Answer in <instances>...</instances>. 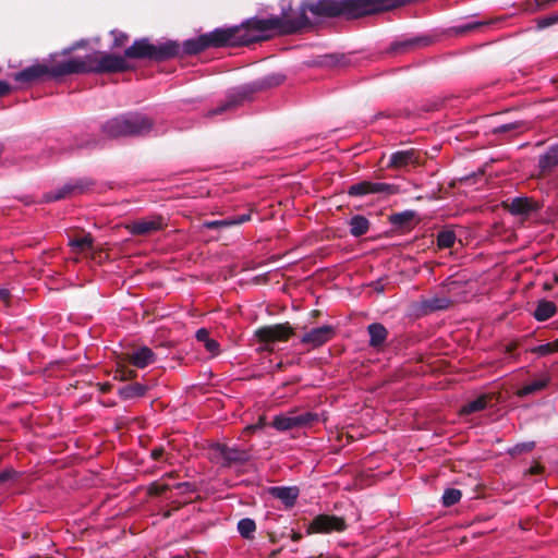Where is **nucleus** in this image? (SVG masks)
Returning <instances> with one entry per match:
<instances>
[{
    "instance_id": "27",
    "label": "nucleus",
    "mask_w": 558,
    "mask_h": 558,
    "mask_svg": "<svg viewBox=\"0 0 558 558\" xmlns=\"http://www.w3.org/2000/svg\"><path fill=\"white\" fill-rule=\"evenodd\" d=\"M350 233L353 236H362L367 233L369 229V221L362 215H355L349 220Z\"/></svg>"
},
{
    "instance_id": "24",
    "label": "nucleus",
    "mask_w": 558,
    "mask_h": 558,
    "mask_svg": "<svg viewBox=\"0 0 558 558\" xmlns=\"http://www.w3.org/2000/svg\"><path fill=\"white\" fill-rule=\"evenodd\" d=\"M293 423L295 428H307L319 422L318 413L304 411H292Z\"/></svg>"
},
{
    "instance_id": "25",
    "label": "nucleus",
    "mask_w": 558,
    "mask_h": 558,
    "mask_svg": "<svg viewBox=\"0 0 558 558\" xmlns=\"http://www.w3.org/2000/svg\"><path fill=\"white\" fill-rule=\"evenodd\" d=\"M367 331L369 335V345L373 348L381 347L388 336L387 329L379 323L371 324L367 327Z\"/></svg>"
},
{
    "instance_id": "48",
    "label": "nucleus",
    "mask_w": 558,
    "mask_h": 558,
    "mask_svg": "<svg viewBox=\"0 0 558 558\" xmlns=\"http://www.w3.org/2000/svg\"><path fill=\"white\" fill-rule=\"evenodd\" d=\"M511 129H512L511 124H505V125L499 126L497 131L507 132V131H510Z\"/></svg>"
},
{
    "instance_id": "29",
    "label": "nucleus",
    "mask_w": 558,
    "mask_h": 558,
    "mask_svg": "<svg viewBox=\"0 0 558 558\" xmlns=\"http://www.w3.org/2000/svg\"><path fill=\"white\" fill-rule=\"evenodd\" d=\"M250 219H251V214H243V215H240V216H236L233 218H226L222 220L210 221V222H207L206 226L209 229H217V228H221V227H231V226H235V225H241V223L248 221Z\"/></svg>"
},
{
    "instance_id": "17",
    "label": "nucleus",
    "mask_w": 558,
    "mask_h": 558,
    "mask_svg": "<svg viewBox=\"0 0 558 558\" xmlns=\"http://www.w3.org/2000/svg\"><path fill=\"white\" fill-rule=\"evenodd\" d=\"M550 375L547 374V373H542L539 374L535 379H533L532 381L525 384L524 386H522L517 395L519 397H525V396H529V395H533V393H536V392H539L542 390H544L545 388H547V386L549 385L550 383Z\"/></svg>"
},
{
    "instance_id": "15",
    "label": "nucleus",
    "mask_w": 558,
    "mask_h": 558,
    "mask_svg": "<svg viewBox=\"0 0 558 558\" xmlns=\"http://www.w3.org/2000/svg\"><path fill=\"white\" fill-rule=\"evenodd\" d=\"M125 360L136 368H145L156 362V354L148 347H140L126 353Z\"/></svg>"
},
{
    "instance_id": "30",
    "label": "nucleus",
    "mask_w": 558,
    "mask_h": 558,
    "mask_svg": "<svg viewBox=\"0 0 558 558\" xmlns=\"http://www.w3.org/2000/svg\"><path fill=\"white\" fill-rule=\"evenodd\" d=\"M543 170H549L558 166V145L550 147L538 161Z\"/></svg>"
},
{
    "instance_id": "21",
    "label": "nucleus",
    "mask_w": 558,
    "mask_h": 558,
    "mask_svg": "<svg viewBox=\"0 0 558 558\" xmlns=\"http://www.w3.org/2000/svg\"><path fill=\"white\" fill-rule=\"evenodd\" d=\"M248 92L245 89L239 90L230 96H228L225 104L218 106L214 110L208 112V116H216L221 114L228 110L236 108L239 105H241L247 97Z\"/></svg>"
},
{
    "instance_id": "43",
    "label": "nucleus",
    "mask_w": 558,
    "mask_h": 558,
    "mask_svg": "<svg viewBox=\"0 0 558 558\" xmlns=\"http://www.w3.org/2000/svg\"><path fill=\"white\" fill-rule=\"evenodd\" d=\"M172 487L180 490L183 494L194 493L196 490L195 485L191 482L177 483Z\"/></svg>"
},
{
    "instance_id": "50",
    "label": "nucleus",
    "mask_w": 558,
    "mask_h": 558,
    "mask_svg": "<svg viewBox=\"0 0 558 558\" xmlns=\"http://www.w3.org/2000/svg\"><path fill=\"white\" fill-rule=\"evenodd\" d=\"M8 295H9V292L7 290L0 291L1 299L5 300L8 298Z\"/></svg>"
},
{
    "instance_id": "4",
    "label": "nucleus",
    "mask_w": 558,
    "mask_h": 558,
    "mask_svg": "<svg viewBox=\"0 0 558 558\" xmlns=\"http://www.w3.org/2000/svg\"><path fill=\"white\" fill-rule=\"evenodd\" d=\"M180 54V46L175 41H166L158 45L151 44L147 38L134 40L124 50L125 59L166 61Z\"/></svg>"
},
{
    "instance_id": "20",
    "label": "nucleus",
    "mask_w": 558,
    "mask_h": 558,
    "mask_svg": "<svg viewBox=\"0 0 558 558\" xmlns=\"http://www.w3.org/2000/svg\"><path fill=\"white\" fill-rule=\"evenodd\" d=\"M430 43H432V39L429 37L417 36L414 38L393 43L391 46V50H393L395 52H405V51H410V50H413L418 47H426V46L430 45Z\"/></svg>"
},
{
    "instance_id": "1",
    "label": "nucleus",
    "mask_w": 558,
    "mask_h": 558,
    "mask_svg": "<svg viewBox=\"0 0 558 558\" xmlns=\"http://www.w3.org/2000/svg\"><path fill=\"white\" fill-rule=\"evenodd\" d=\"M305 24L306 17L304 13L295 21L281 17L253 20L242 26L216 28L210 33L204 34V39L207 43V48L246 46L270 38L272 32L294 34Z\"/></svg>"
},
{
    "instance_id": "11",
    "label": "nucleus",
    "mask_w": 558,
    "mask_h": 558,
    "mask_svg": "<svg viewBox=\"0 0 558 558\" xmlns=\"http://www.w3.org/2000/svg\"><path fill=\"white\" fill-rule=\"evenodd\" d=\"M94 183L88 179H77L65 183L62 187L56 190L47 196V201H59L74 195H80L90 190Z\"/></svg>"
},
{
    "instance_id": "45",
    "label": "nucleus",
    "mask_w": 558,
    "mask_h": 558,
    "mask_svg": "<svg viewBox=\"0 0 558 558\" xmlns=\"http://www.w3.org/2000/svg\"><path fill=\"white\" fill-rule=\"evenodd\" d=\"M117 373L120 374V378L125 380V379H133L137 376V373L133 369H128L125 367H122V368H118L117 369Z\"/></svg>"
},
{
    "instance_id": "49",
    "label": "nucleus",
    "mask_w": 558,
    "mask_h": 558,
    "mask_svg": "<svg viewBox=\"0 0 558 558\" xmlns=\"http://www.w3.org/2000/svg\"><path fill=\"white\" fill-rule=\"evenodd\" d=\"M534 444H523L521 450H531L533 448Z\"/></svg>"
},
{
    "instance_id": "47",
    "label": "nucleus",
    "mask_w": 558,
    "mask_h": 558,
    "mask_svg": "<svg viewBox=\"0 0 558 558\" xmlns=\"http://www.w3.org/2000/svg\"><path fill=\"white\" fill-rule=\"evenodd\" d=\"M165 453V450L162 448H155L151 450V458L154 460H159Z\"/></svg>"
},
{
    "instance_id": "32",
    "label": "nucleus",
    "mask_w": 558,
    "mask_h": 558,
    "mask_svg": "<svg viewBox=\"0 0 558 558\" xmlns=\"http://www.w3.org/2000/svg\"><path fill=\"white\" fill-rule=\"evenodd\" d=\"M256 531V523L253 519L244 518L238 522V532L245 539H253Z\"/></svg>"
},
{
    "instance_id": "14",
    "label": "nucleus",
    "mask_w": 558,
    "mask_h": 558,
    "mask_svg": "<svg viewBox=\"0 0 558 558\" xmlns=\"http://www.w3.org/2000/svg\"><path fill=\"white\" fill-rule=\"evenodd\" d=\"M335 333L336 331L332 326L324 325L305 332L301 338V342L315 349L331 340Z\"/></svg>"
},
{
    "instance_id": "54",
    "label": "nucleus",
    "mask_w": 558,
    "mask_h": 558,
    "mask_svg": "<svg viewBox=\"0 0 558 558\" xmlns=\"http://www.w3.org/2000/svg\"><path fill=\"white\" fill-rule=\"evenodd\" d=\"M554 281H555L556 283H558V274H556V275H555V277H554Z\"/></svg>"
},
{
    "instance_id": "3",
    "label": "nucleus",
    "mask_w": 558,
    "mask_h": 558,
    "mask_svg": "<svg viewBox=\"0 0 558 558\" xmlns=\"http://www.w3.org/2000/svg\"><path fill=\"white\" fill-rule=\"evenodd\" d=\"M154 123L149 117L140 112L112 118L101 126L102 134L108 138L126 136H146L153 131Z\"/></svg>"
},
{
    "instance_id": "42",
    "label": "nucleus",
    "mask_w": 558,
    "mask_h": 558,
    "mask_svg": "<svg viewBox=\"0 0 558 558\" xmlns=\"http://www.w3.org/2000/svg\"><path fill=\"white\" fill-rule=\"evenodd\" d=\"M19 473L13 469H5L0 473V485L16 480Z\"/></svg>"
},
{
    "instance_id": "36",
    "label": "nucleus",
    "mask_w": 558,
    "mask_h": 558,
    "mask_svg": "<svg viewBox=\"0 0 558 558\" xmlns=\"http://www.w3.org/2000/svg\"><path fill=\"white\" fill-rule=\"evenodd\" d=\"M451 300L447 296H436L425 301V307L429 311L447 310L451 305Z\"/></svg>"
},
{
    "instance_id": "46",
    "label": "nucleus",
    "mask_w": 558,
    "mask_h": 558,
    "mask_svg": "<svg viewBox=\"0 0 558 558\" xmlns=\"http://www.w3.org/2000/svg\"><path fill=\"white\" fill-rule=\"evenodd\" d=\"M11 92V86L4 81H0V97L8 95Z\"/></svg>"
},
{
    "instance_id": "5",
    "label": "nucleus",
    "mask_w": 558,
    "mask_h": 558,
    "mask_svg": "<svg viewBox=\"0 0 558 558\" xmlns=\"http://www.w3.org/2000/svg\"><path fill=\"white\" fill-rule=\"evenodd\" d=\"M69 58L63 60H51L47 63H35L13 74V80L21 85H29L41 81L45 77L59 78L71 75L66 66Z\"/></svg>"
},
{
    "instance_id": "6",
    "label": "nucleus",
    "mask_w": 558,
    "mask_h": 558,
    "mask_svg": "<svg viewBox=\"0 0 558 558\" xmlns=\"http://www.w3.org/2000/svg\"><path fill=\"white\" fill-rule=\"evenodd\" d=\"M408 3H411V0H341L344 16L348 19H359Z\"/></svg>"
},
{
    "instance_id": "7",
    "label": "nucleus",
    "mask_w": 558,
    "mask_h": 558,
    "mask_svg": "<svg viewBox=\"0 0 558 558\" xmlns=\"http://www.w3.org/2000/svg\"><path fill=\"white\" fill-rule=\"evenodd\" d=\"M307 10L317 16H327V17L344 16L341 0L340 1L339 0H319L316 3H312L307 7H302L300 10V13L294 19H291L287 15H283L280 17L286 19V20L295 21V20L300 19L302 13H304V15H306ZM305 17H307V16H305ZM308 24H310V21H308V19H306V24L304 26H302L299 29V32L301 29H303L304 27H306ZM295 33H298V31Z\"/></svg>"
},
{
    "instance_id": "18",
    "label": "nucleus",
    "mask_w": 558,
    "mask_h": 558,
    "mask_svg": "<svg viewBox=\"0 0 558 558\" xmlns=\"http://www.w3.org/2000/svg\"><path fill=\"white\" fill-rule=\"evenodd\" d=\"M507 207L512 215H527L537 209V204L530 197H515Z\"/></svg>"
},
{
    "instance_id": "16",
    "label": "nucleus",
    "mask_w": 558,
    "mask_h": 558,
    "mask_svg": "<svg viewBox=\"0 0 558 558\" xmlns=\"http://www.w3.org/2000/svg\"><path fill=\"white\" fill-rule=\"evenodd\" d=\"M417 162L418 153L416 149L398 150L390 155L388 168L402 169Z\"/></svg>"
},
{
    "instance_id": "22",
    "label": "nucleus",
    "mask_w": 558,
    "mask_h": 558,
    "mask_svg": "<svg viewBox=\"0 0 558 558\" xmlns=\"http://www.w3.org/2000/svg\"><path fill=\"white\" fill-rule=\"evenodd\" d=\"M557 313V306L553 301L539 300L533 312V317L537 322H546Z\"/></svg>"
},
{
    "instance_id": "31",
    "label": "nucleus",
    "mask_w": 558,
    "mask_h": 558,
    "mask_svg": "<svg viewBox=\"0 0 558 558\" xmlns=\"http://www.w3.org/2000/svg\"><path fill=\"white\" fill-rule=\"evenodd\" d=\"M527 352L535 354L538 357H544V356H548L554 353H557L558 352V339H556L551 342H548V343L532 347V348L527 349Z\"/></svg>"
},
{
    "instance_id": "19",
    "label": "nucleus",
    "mask_w": 558,
    "mask_h": 558,
    "mask_svg": "<svg viewBox=\"0 0 558 558\" xmlns=\"http://www.w3.org/2000/svg\"><path fill=\"white\" fill-rule=\"evenodd\" d=\"M270 493L275 498L279 499L287 508L293 507L299 497V488L295 486L272 487L270 489Z\"/></svg>"
},
{
    "instance_id": "55",
    "label": "nucleus",
    "mask_w": 558,
    "mask_h": 558,
    "mask_svg": "<svg viewBox=\"0 0 558 558\" xmlns=\"http://www.w3.org/2000/svg\"><path fill=\"white\" fill-rule=\"evenodd\" d=\"M171 558H184V557H183V556H181V555H177V556H173V557H171Z\"/></svg>"
},
{
    "instance_id": "28",
    "label": "nucleus",
    "mask_w": 558,
    "mask_h": 558,
    "mask_svg": "<svg viewBox=\"0 0 558 558\" xmlns=\"http://www.w3.org/2000/svg\"><path fill=\"white\" fill-rule=\"evenodd\" d=\"M205 49H207V43L204 39V35H201L195 39L185 40L182 46V51L185 54H197L204 51Z\"/></svg>"
},
{
    "instance_id": "10",
    "label": "nucleus",
    "mask_w": 558,
    "mask_h": 558,
    "mask_svg": "<svg viewBox=\"0 0 558 558\" xmlns=\"http://www.w3.org/2000/svg\"><path fill=\"white\" fill-rule=\"evenodd\" d=\"M347 527L342 518L333 514H318L311 522L307 533L342 532Z\"/></svg>"
},
{
    "instance_id": "34",
    "label": "nucleus",
    "mask_w": 558,
    "mask_h": 558,
    "mask_svg": "<svg viewBox=\"0 0 558 558\" xmlns=\"http://www.w3.org/2000/svg\"><path fill=\"white\" fill-rule=\"evenodd\" d=\"M457 240L456 233L451 229H444L437 234V246L439 248H450Z\"/></svg>"
},
{
    "instance_id": "2",
    "label": "nucleus",
    "mask_w": 558,
    "mask_h": 558,
    "mask_svg": "<svg viewBox=\"0 0 558 558\" xmlns=\"http://www.w3.org/2000/svg\"><path fill=\"white\" fill-rule=\"evenodd\" d=\"M132 69L133 66L125 59V56L101 51H93L84 57L69 58V64L66 66L70 74L122 73Z\"/></svg>"
},
{
    "instance_id": "12",
    "label": "nucleus",
    "mask_w": 558,
    "mask_h": 558,
    "mask_svg": "<svg viewBox=\"0 0 558 558\" xmlns=\"http://www.w3.org/2000/svg\"><path fill=\"white\" fill-rule=\"evenodd\" d=\"M293 333V329L288 324H278L263 327L256 330V337L265 343L277 341H287Z\"/></svg>"
},
{
    "instance_id": "51",
    "label": "nucleus",
    "mask_w": 558,
    "mask_h": 558,
    "mask_svg": "<svg viewBox=\"0 0 558 558\" xmlns=\"http://www.w3.org/2000/svg\"><path fill=\"white\" fill-rule=\"evenodd\" d=\"M256 428H258V426H257V425H250V426H247L245 429L251 432V430H254V429H256Z\"/></svg>"
},
{
    "instance_id": "26",
    "label": "nucleus",
    "mask_w": 558,
    "mask_h": 558,
    "mask_svg": "<svg viewBox=\"0 0 558 558\" xmlns=\"http://www.w3.org/2000/svg\"><path fill=\"white\" fill-rule=\"evenodd\" d=\"M195 338L204 344L206 351L211 356H217L220 353L219 342L209 337V331L206 328H199L195 333Z\"/></svg>"
},
{
    "instance_id": "53",
    "label": "nucleus",
    "mask_w": 558,
    "mask_h": 558,
    "mask_svg": "<svg viewBox=\"0 0 558 558\" xmlns=\"http://www.w3.org/2000/svg\"><path fill=\"white\" fill-rule=\"evenodd\" d=\"M553 21H554V20H546V21H545V23L543 24V26H547V25L551 24V23H553Z\"/></svg>"
},
{
    "instance_id": "52",
    "label": "nucleus",
    "mask_w": 558,
    "mask_h": 558,
    "mask_svg": "<svg viewBox=\"0 0 558 558\" xmlns=\"http://www.w3.org/2000/svg\"><path fill=\"white\" fill-rule=\"evenodd\" d=\"M539 472V466L531 468V473L536 474Z\"/></svg>"
},
{
    "instance_id": "40",
    "label": "nucleus",
    "mask_w": 558,
    "mask_h": 558,
    "mask_svg": "<svg viewBox=\"0 0 558 558\" xmlns=\"http://www.w3.org/2000/svg\"><path fill=\"white\" fill-rule=\"evenodd\" d=\"M100 146V141H96V140H92V138H86V140H81L78 143H76L75 147H71L69 148V150H73V149H92V148H96V147H99Z\"/></svg>"
},
{
    "instance_id": "9",
    "label": "nucleus",
    "mask_w": 558,
    "mask_h": 558,
    "mask_svg": "<svg viewBox=\"0 0 558 558\" xmlns=\"http://www.w3.org/2000/svg\"><path fill=\"white\" fill-rule=\"evenodd\" d=\"M396 193L397 187L395 185L384 182L361 181L350 185L348 189V194L354 197L365 196L368 194L392 195Z\"/></svg>"
},
{
    "instance_id": "33",
    "label": "nucleus",
    "mask_w": 558,
    "mask_h": 558,
    "mask_svg": "<svg viewBox=\"0 0 558 558\" xmlns=\"http://www.w3.org/2000/svg\"><path fill=\"white\" fill-rule=\"evenodd\" d=\"M272 426L277 430L294 429L295 427H294V423H293L292 411H290L286 414L276 415L272 421Z\"/></svg>"
},
{
    "instance_id": "38",
    "label": "nucleus",
    "mask_w": 558,
    "mask_h": 558,
    "mask_svg": "<svg viewBox=\"0 0 558 558\" xmlns=\"http://www.w3.org/2000/svg\"><path fill=\"white\" fill-rule=\"evenodd\" d=\"M462 494L457 488H447L442 495V505L450 507L460 501Z\"/></svg>"
},
{
    "instance_id": "23",
    "label": "nucleus",
    "mask_w": 558,
    "mask_h": 558,
    "mask_svg": "<svg viewBox=\"0 0 558 558\" xmlns=\"http://www.w3.org/2000/svg\"><path fill=\"white\" fill-rule=\"evenodd\" d=\"M146 392L147 386L140 383L124 385L118 389V395L122 400L141 398L144 397Z\"/></svg>"
},
{
    "instance_id": "13",
    "label": "nucleus",
    "mask_w": 558,
    "mask_h": 558,
    "mask_svg": "<svg viewBox=\"0 0 558 558\" xmlns=\"http://www.w3.org/2000/svg\"><path fill=\"white\" fill-rule=\"evenodd\" d=\"M214 451L216 452L218 462L226 466L232 463L245 462L248 459L247 451L222 444L215 445Z\"/></svg>"
},
{
    "instance_id": "39",
    "label": "nucleus",
    "mask_w": 558,
    "mask_h": 558,
    "mask_svg": "<svg viewBox=\"0 0 558 558\" xmlns=\"http://www.w3.org/2000/svg\"><path fill=\"white\" fill-rule=\"evenodd\" d=\"M414 217L413 211L398 213L391 216L390 221L392 225L402 226L411 221Z\"/></svg>"
},
{
    "instance_id": "8",
    "label": "nucleus",
    "mask_w": 558,
    "mask_h": 558,
    "mask_svg": "<svg viewBox=\"0 0 558 558\" xmlns=\"http://www.w3.org/2000/svg\"><path fill=\"white\" fill-rule=\"evenodd\" d=\"M166 226L162 216L151 215L131 221L126 225V229L132 235L146 236L163 230Z\"/></svg>"
},
{
    "instance_id": "37",
    "label": "nucleus",
    "mask_w": 558,
    "mask_h": 558,
    "mask_svg": "<svg viewBox=\"0 0 558 558\" xmlns=\"http://www.w3.org/2000/svg\"><path fill=\"white\" fill-rule=\"evenodd\" d=\"M70 245L78 253L90 250L93 246V239L90 235H84L70 241Z\"/></svg>"
},
{
    "instance_id": "44",
    "label": "nucleus",
    "mask_w": 558,
    "mask_h": 558,
    "mask_svg": "<svg viewBox=\"0 0 558 558\" xmlns=\"http://www.w3.org/2000/svg\"><path fill=\"white\" fill-rule=\"evenodd\" d=\"M169 489H171V486L168 484H154L149 490L151 494L160 496L163 495Z\"/></svg>"
},
{
    "instance_id": "35",
    "label": "nucleus",
    "mask_w": 558,
    "mask_h": 558,
    "mask_svg": "<svg viewBox=\"0 0 558 558\" xmlns=\"http://www.w3.org/2000/svg\"><path fill=\"white\" fill-rule=\"evenodd\" d=\"M487 407V398L485 396H481L468 403H465L462 409V414H472L478 411L484 410Z\"/></svg>"
},
{
    "instance_id": "41",
    "label": "nucleus",
    "mask_w": 558,
    "mask_h": 558,
    "mask_svg": "<svg viewBox=\"0 0 558 558\" xmlns=\"http://www.w3.org/2000/svg\"><path fill=\"white\" fill-rule=\"evenodd\" d=\"M111 34L113 36V48H120L129 40V36L123 32L112 31Z\"/></svg>"
}]
</instances>
